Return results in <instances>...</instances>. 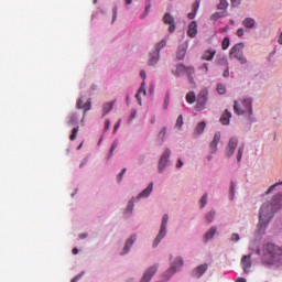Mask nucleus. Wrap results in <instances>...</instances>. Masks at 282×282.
I'll use <instances>...</instances> for the list:
<instances>
[{"label": "nucleus", "mask_w": 282, "mask_h": 282, "mask_svg": "<svg viewBox=\"0 0 282 282\" xmlns=\"http://www.w3.org/2000/svg\"><path fill=\"white\" fill-rule=\"evenodd\" d=\"M215 215H216L215 210L208 212L206 215V220L210 224L213 219H215Z\"/></svg>", "instance_id": "obj_38"}, {"label": "nucleus", "mask_w": 282, "mask_h": 282, "mask_svg": "<svg viewBox=\"0 0 282 282\" xmlns=\"http://www.w3.org/2000/svg\"><path fill=\"white\" fill-rule=\"evenodd\" d=\"M242 25H243V28H247V30H252V28H254V25H257V21H254V19H252V18H246L242 21Z\"/></svg>", "instance_id": "obj_20"}, {"label": "nucleus", "mask_w": 282, "mask_h": 282, "mask_svg": "<svg viewBox=\"0 0 282 282\" xmlns=\"http://www.w3.org/2000/svg\"><path fill=\"white\" fill-rule=\"evenodd\" d=\"M237 147H239V139H237V137L230 138L226 149V156L232 158L235 151H237Z\"/></svg>", "instance_id": "obj_9"}, {"label": "nucleus", "mask_w": 282, "mask_h": 282, "mask_svg": "<svg viewBox=\"0 0 282 282\" xmlns=\"http://www.w3.org/2000/svg\"><path fill=\"white\" fill-rule=\"evenodd\" d=\"M262 259L269 265H282V250L274 243H267L262 249Z\"/></svg>", "instance_id": "obj_2"}, {"label": "nucleus", "mask_w": 282, "mask_h": 282, "mask_svg": "<svg viewBox=\"0 0 282 282\" xmlns=\"http://www.w3.org/2000/svg\"><path fill=\"white\" fill-rule=\"evenodd\" d=\"M109 127H111V120L107 119L105 121V131H109Z\"/></svg>", "instance_id": "obj_52"}, {"label": "nucleus", "mask_w": 282, "mask_h": 282, "mask_svg": "<svg viewBox=\"0 0 282 282\" xmlns=\"http://www.w3.org/2000/svg\"><path fill=\"white\" fill-rule=\"evenodd\" d=\"M232 8H237V6L241 4V0H230Z\"/></svg>", "instance_id": "obj_51"}, {"label": "nucleus", "mask_w": 282, "mask_h": 282, "mask_svg": "<svg viewBox=\"0 0 282 282\" xmlns=\"http://www.w3.org/2000/svg\"><path fill=\"white\" fill-rule=\"evenodd\" d=\"M83 274H85V272H82L79 274H77L76 276H74L70 282H77L79 279H83Z\"/></svg>", "instance_id": "obj_50"}, {"label": "nucleus", "mask_w": 282, "mask_h": 282, "mask_svg": "<svg viewBox=\"0 0 282 282\" xmlns=\"http://www.w3.org/2000/svg\"><path fill=\"white\" fill-rule=\"evenodd\" d=\"M164 47H166V40H162L156 44V50L150 54L149 65H155L160 61V50H163Z\"/></svg>", "instance_id": "obj_7"}, {"label": "nucleus", "mask_w": 282, "mask_h": 282, "mask_svg": "<svg viewBox=\"0 0 282 282\" xmlns=\"http://www.w3.org/2000/svg\"><path fill=\"white\" fill-rule=\"evenodd\" d=\"M205 129H206V123L204 121L199 122L194 130V135L196 137L202 135Z\"/></svg>", "instance_id": "obj_25"}, {"label": "nucleus", "mask_w": 282, "mask_h": 282, "mask_svg": "<svg viewBox=\"0 0 282 282\" xmlns=\"http://www.w3.org/2000/svg\"><path fill=\"white\" fill-rule=\"evenodd\" d=\"M82 109H84V113H87L91 109V99H88L84 106H82Z\"/></svg>", "instance_id": "obj_36"}, {"label": "nucleus", "mask_w": 282, "mask_h": 282, "mask_svg": "<svg viewBox=\"0 0 282 282\" xmlns=\"http://www.w3.org/2000/svg\"><path fill=\"white\" fill-rule=\"evenodd\" d=\"M282 182L275 183L274 185H271L269 187V189L267 191L265 195H270V193H272V191H274V188H276V186H281Z\"/></svg>", "instance_id": "obj_44"}, {"label": "nucleus", "mask_w": 282, "mask_h": 282, "mask_svg": "<svg viewBox=\"0 0 282 282\" xmlns=\"http://www.w3.org/2000/svg\"><path fill=\"white\" fill-rule=\"evenodd\" d=\"M230 196H231V199H232V197H235V183H231Z\"/></svg>", "instance_id": "obj_57"}, {"label": "nucleus", "mask_w": 282, "mask_h": 282, "mask_svg": "<svg viewBox=\"0 0 282 282\" xmlns=\"http://www.w3.org/2000/svg\"><path fill=\"white\" fill-rule=\"evenodd\" d=\"M185 74H187V78H188L189 83L192 85H195V78H193V74H195V67H193V66L186 67L185 66Z\"/></svg>", "instance_id": "obj_21"}, {"label": "nucleus", "mask_w": 282, "mask_h": 282, "mask_svg": "<svg viewBox=\"0 0 282 282\" xmlns=\"http://www.w3.org/2000/svg\"><path fill=\"white\" fill-rule=\"evenodd\" d=\"M78 122V113L74 112L70 115V120L68 121V124H76Z\"/></svg>", "instance_id": "obj_35"}, {"label": "nucleus", "mask_w": 282, "mask_h": 282, "mask_svg": "<svg viewBox=\"0 0 282 282\" xmlns=\"http://www.w3.org/2000/svg\"><path fill=\"white\" fill-rule=\"evenodd\" d=\"M184 56H186V51L184 48L180 47L176 53V57L178 58V61H183Z\"/></svg>", "instance_id": "obj_34"}, {"label": "nucleus", "mask_w": 282, "mask_h": 282, "mask_svg": "<svg viewBox=\"0 0 282 282\" xmlns=\"http://www.w3.org/2000/svg\"><path fill=\"white\" fill-rule=\"evenodd\" d=\"M77 109H83L84 105H83V98H79L76 105Z\"/></svg>", "instance_id": "obj_54"}, {"label": "nucleus", "mask_w": 282, "mask_h": 282, "mask_svg": "<svg viewBox=\"0 0 282 282\" xmlns=\"http://www.w3.org/2000/svg\"><path fill=\"white\" fill-rule=\"evenodd\" d=\"M140 76H141V78L143 79V83H144V80H147V72L145 70H141L140 72Z\"/></svg>", "instance_id": "obj_59"}, {"label": "nucleus", "mask_w": 282, "mask_h": 282, "mask_svg": "<svg viewBox=\"0 0 282 282\" xmlns=\"http://www.w3.org/2000/svg\"><path fill=\"white\" fill-rule=\"evenodd\" d=\"M243 34H245L243 29H238L237 30V36H243Z\"/></svg>", "instance_id": "obj_60"}, {"label": "nucleus", "mask_w": 282, "mask_h": 282, "mask_svg": "<svg viewBox=\"0 0 282 282\" xmlns=\"http://www.w3.org/2000/svg\"><path fill=\"white\" fill-rule=\"evenodd\" d=\"M169 225V214H165L162 218L161 229L154 239L153 248H158L160 246V241L166 237V226Z\"/></svg>", "instance_id": "obj_5"}, {"label": "nucleus", "mask_w": 282, "mask_h": 282, "mask_svg": "<svg viewBox=\"0 0 282 282\" xmlns=\"http://www.w3.org/2000/svg\"><path fill=\"white\" fill-rule=\"evenodd\" d=\"M236 282H247V281H246V278H238V279L236 280Z\"/></svg>", "instance_id": "obj_62"}, {"label": "nucleus", "mask_w": 282, "mask_h": 282, "mask_svg": "<svg viewBox=\"0 0 282 282\" xmlns=\"http://www.w3.org/2000/svg\"><path fill=\"white\" fill-rule=\"evenodd\" d=\"M206 270H208V264H200L193 270L192 276H194V279H202V276L206 274Z\"/></svg>", "instance_id": "obj_13"}, {"label": "nucleus", "mask_w": 282, "mask_h": 282, "mask_svg": "<svg viewBox=\"0 0 282 282\" xmlns=\"http://www.w3.org/2000/svg\"><path fill=\"white\" fill-rule=\"evenodd\" d=\"M220 140H221V132H216L210 143L212 153H217V144H219Z\"/></svg>", "instance_id": "obj_15"}, {"label": "nucleus", "mask_w": 282, "mask_h": 282, "mask_svg": "<svg viewBox=\"0 0 282 282\" xmlns=\"http://www.w3.org/2000/svg\"><path fill=\"white\" fill-rule=\"evenodd\" d=\"M155 272H158V264H154L150 267L143 274L140 282H150L151 279L155 275Z\"/></svg>", "instance_id": "obj_10"}, {"label": "nucleus", "mask_w": 282, "mask_h": 282, "mask_svg": "<svg viewBox=\"0 0 282 282\" xmlns=\"http://www.w3.org/2000/svg\"><path fill=\"white\" fill-rule=\"evenodd\" d=\"M184 124V117L182 115H180L176 119V124L175 127H177V129H180L181 127H183Z\"/></svg>", "instance_id": "obj_40"}, {"label": "nucleus", "mask_w": 282, "mask_h": 282, "mask_svg": "<svg viewBox=\"0 0 282 282\" xmlns=\"http://www.w3.org/2000/svg\"><path fill=\"white\" fill-rule=\"evenodd\" d=\"M221 47H223V50H228L230 47V39L229 37H225L223 40Z\"/></svg>", "instance_id": "obj_37"}, {"label": "nucleus", "mask_w": 282, "mask_h": 282, "mask_svg": "<svg viewBox=\"0 0 282 282\" xmlns=\"http://www.w3.org/2000/svg\"><path fill=\"white\" fill-rule=\"evenodd\" d=\"M79 129H80V127H78V126L75 127V128H73L72 134L69 135V140H70L72 142H74V140H76V138H77V135H78Z\"/></svg>", "instance_id": "obj_32"}, {"label": "nucleus", "mask_w": 282, "mask_h": 282, "mask_svg": "<svg viewBox=\"0 0 282 282\" xmlns=\"http://www.w3.org/2000/svg\"><path fill=\"white\" fill-rule=\"evenodd\" d=\"M243 151H246V145L242 143L237 153V162H241V158H243Z\"/></svg>", "instance_id": "obj_31"}, {"label": "nucleus", "mask_w": 282, "mask_h": 282, "mask_svg": "<svg viewBox=\"0 0 282 282\" xmlns=\"http://www.w3.org/2000/svg\"><path fill=\"white\" fill-rule=\"evenodd\" d=\"M124 173H127V169L126 167L123 170H121V172L118 174V177H122V175H124Z\"/></svg>", "instance_id": "obj_61"}, {"label": "nucleus", "mask_w": 282, "mask_h": 282, "mask_svg": "<svg viewBox=\"0 0 282 282\" xmlns=\"http://www.w3.org/2000/svg\"><path fill=\"white\" fill-rule=\"evenodd\" d=\"M111 109H113V101L104 104L102 116H107V113H109V111H111Z\"/></svg>", "instance_id": "obj_28"}, {"label": "nucleus", "mask_w": 282, "mask_h": 282, "mask_svg": "<svg viewBox=\"0 0 282 282\" xmlns=\"http://www.w3.org/2000/svg\"><path fill=\"white\" fill-rule=\"evenodd\" d=\"M231 118H232V113H230V111H228V110H225V112L220 117L221 124H230Z\"/></svg>", "instance_id": "obj_22"}, {"label": "nucleus", "mask_w": 282, "mask_h": 282, "mask_svg": "<svg viewBox=\"0 0 282 282\" xmlns=\"http://www.w3.org/2000/svg\"><path fill=\"white\" fill-rule=\"evenodd\" d=\"M182 265H184V259H182V257H177L171 264V268L165 272L166 276H173Z\"/></svg>", "instance_id": "obj_8"}, {"label": "nucleus", "mask_w": 282, "mask_h": 282, "mask_svg": "<svg viewBox=\"0 0 282 282\" xmlns=\"http://www.w3.org/2000/svg\"><path fill=\"white\" fill-rule=\"evenodd\" d=\"M241 268L243 272H250V268H252V256H243L241 259Z\"/></svg>", "instance_id": "obj_14"}, {"label": "nucleus", "mask_w": 282, "mask_h": 282, "mask_svg": "<svg viewBox=\"0 0 282 282\" xmlns=\"http://www.w3.org/2000/svg\"><path fill=\"white\" fill-rule=\"evenodd\" d=\"M187 35L191 39H195L197 36V22L193 21L188 25Z\"/></svg>", "instance_id": "obj_18"}, {"label": "nucleus", "mask_w": 282, "mask_h": 282, "mask_svg": "<svg viewBox=\"0 0 282 282\" xmlns=\"http://www.w3.org/2000/svg\"><path fill=\"white\" fill-rule=\"evenodd\" d=\"M151 10V0H147L145 1V13L149 14Z\"/></svg>", "instance_id": "obj_48"}, {"label": "nucleus", "mask_w": 282, "mask_h": 282, "mask_svg": "<svg viewBox=\"0 0 282 282\" xmlns=\"http://www.w3.org/2000/svg\"><path fill=\"white\" fill-rule=\"evenodd\" d=\"M208 102V89L204 88L199 91L196 99L197 111H204L206 109V104Z\"/></svg>", "instance_id": "obj_6"}, {"label": "nucleus", "mask_w": 282, "mask_h": 282, "mask_svg": "<svg viewBox=\"0 0 282 282\" xmlns=\"http://www.w3.org/2000/svg\"><path fill=\"white\" fill-rule=\"evenodd\" d=\"M224 17H227L226 11L215 12L214 14H212L210 20L212 21H219V19H224Z\"/></svg>", "instance_id": "obj_29"}, {"label": "nucleus", "mask_w": 282, "mask_h": 282, "mask_svg": "<svg viewBox=\"0 0 282 282\" xmlns=\"http://www.w3.org/2000/svg\"><path fill=\"white\" fill-rule=\"evenodd\" d=\"M169 158H171V150L166 149L159 161V171H164L166 164H169Z\"/></svg>", "instance_id": "obj_12"}, {"label": "nucleus", "mask_w": 282, "mask_h": 282, "mask_svg": "<svg viewBox=\"0 0 282 282\" xmlns=\"http://www.w3.org/2000/svg\"><path fill=\"white\" fill-rule=\"evenodd\" d=\"M137 115H138V111L135 109L131 110L130 120H133V118H135Z\"/></svg>", "instance_id": "obj_56"}, {"label": "nucleus", "mask_w": 282, "mask_h": 282, "mask_svg": "<svg viewBox=\"0 0 282 282\" xmlns=\"http://www.w3.org/2000/svg\"><path fill=\"white\" fill-rule=\"evenodd\" d=\"M224 78H228L230 76V69L227 67L223 74Z\"/></svg>", "instance_id": "obj_58"}, {"label": "nucleus", "mask_w": 282, "mask_h": 282, "mask_svg": "<svg viewBox=\"0 0 282 282\" xmlns=\"http://www.w3.org/2000/svg\"><path fill=\"white\" fill-rule=\"evenodd\" d=\"M234 111L237 116H243V113H248V116L252 115V99L246 98L239 105L238 101H235Z\"/></svg>", "instance_id": "obj_3"}, {"label": "nucleus", "mask_w": 282, "mask_h": 282, "mask_svg": "<svg viewBox=\"0 0 282 282\" xmlns=\"http://www.w3.org/2000/svg\"><path fill=\"white\" fill-rule=\"evenodd\" d=\"M153 193V183H150L145 189L139 194V198L149 197Z\"/></svg>", "instance_id": "obj_23"}, {"label": "nucleus", "mask_w": 282, "mask_h": 282, "mask_svg": "<svg viewBox=\"0 0 282 282\" xmlns=\"http://www.w3.org/2000/svg\"><path fill=\"white\" fill-rule=\"evenodd\" d=\"M116 149H118V141H113L111 148H110V154H113V151H116Z\"/></svg>", "instance_id": "obj_49"}, {"label": "nucleus", "mask_w": 282, "mask_h": 282, "mask_svg": "<svg viewBox=\"0 0 282 282\" xmlns=\"http://www.w3.org/2000/svg\"><path fill=\"white\" fill-rule=\"evenodd\" d=\"M133 243H135V236H131L127 241L126 245L123 247V252L122 254H127V252H129V250H131V246H133Z\"/></svg>", "instance_id": "obj_19"}, {"label": "nucleus", "mask_w": 282, "mask_h": 282, "mask_svg": "<svg viewBox=\"0 0 282 282\" xmlns=\"http://www.w3.org/2000/svg\"><path fill=\"white\" fill-rule=\"evenodd\" d=\"M163 23H165V25H170L169 26V32L173 33L176 30L175 26V18H173V15H171V13H165L163 17Z\"/></svg>", "instance_id": "obj_11"}, {"label": "nucleus", "mask_w": 282, "mask_h": 282, "mask_svg": "<svg viewBox=\"0 0 282 282\" xmlns=\"http://www.w3.org/2000/svg\"><path fill=\"white\" fill-rule=\"evenodd\" d=\"M216 234H217V228L212 227V228L205 234V236H204L205 243H207V241H210V239H213Z\"/></svg>", "instance_id": "obj_24"}, {"label": "nucleus", "mask_w": 282, "mask_h": 282, "mask_svg": "<svg viewBox=\"0 0 282 282\" xmlns=\"http://www.w3.org/2000/svg\"><path fill=\"white\" fill-rule=\"evenodd\" d=\"M118 19V7L112 9V23Z\"/></svg>", "instance_id": "obj_46"}, {"label": "nucleus", "mask_w": 282, "mask_h": 282, "mask_svg": "<svg viewBox=\"0 0 282 282\" xmlns=\"http://www.w3.org/2000/svg\"><path fill=\"white\" fill-rule=\"evenodd\" d=\"M239 239H241L239 237V234H232L231 238H230V241H232L234 243H237V241H239Z\"/></svg>", "instance_id": "obj_45"}, {"label": "nucleus", "mask_w": 282, "mask_h": 282, "mask_svg": "<svg viewBox=\"0 0 282 282\" xmlns=\"http://www.w3.org/2000/svg\"><path fill=\"white\" fill-rule=\"evenodd\" d=\"M199 204H200V208H204V206H206V204H208V194H205V195L200 198Z\"/></svg>", "instance_id": "obj_41"}, {"label": "nucleus", "mask_w": 282, "mask_h": 282, "mask_svg": "<svg viewBox=\"0 0 282 282\" xmlns=\"http://www.w3.org/2000/svg\"><path fill=\"white\" fill-rule=\"evenodd\" d=\"M203 69H205V72H208V65L207 64L203 65Z\"/></svg>", "instance_id": "obj_64"}, {"label": "nucleus", "mask_w": 282, "mask_h": 282, "mask_svg": "<svg viewBox=\"0 0 282 282\" xmlns=\"http://www.w3.org/2000/svg\"><path fill=\"white\" fill-rule=\"evenodd\" d=\"M182 166H184V162L182 161V159H178L176 162V169H182Z\"/></svg>", "instance_id": "obj_55"}, {"label": "nucleus", "mask_w": 282, "mask_h": 282, "mask_svg": "<svg viewBox=\"0 0 282 282\" xmlns=\"http://www.w3.org/2000/svg\"><path fill=\"white\" fill-rule=\"evenodd\" d=\"M73 254H78V248L73 249Z\"/></svg>", "instance_id": "obj_63"}, {"label": "nucleus", "mask_w": 282, "mask_h": 282, "mask_svg": "<svg viewBox=\"0 0 282 282\" xmlns=\"http://www.w3.org/2000/svg\"><path fill=\"white\" fill-rule=\"evenodd\" d=\"M186 102H188V105H193L195 102V100H197V96L195 95L194 91H189L186 94Z\"/></svg>", "instance_id": "obj_27"}, {"label": "nucleus", "mask_w": 282, "mask_h": 282, "mask_svg": "<svg viewBox=\"0 0 282 282\" xmlns=\"http://www.w3.org/2000/svg\"><path fill=\"white\" fill-rule=\"evenodd\" d=\"M217 10H228V0H220Z\"/></svg>", "instance_id": "obj_33"}, {"label": "nucleus", "mask_w": 282, "mask_h": 282, "mask_svg": "<svg viewBox=\"0 0 282 282\" xmlns=\"http://www.w3.org/2000/svg\"><path fill=\"white\" fill-rule=\"evenodd\" d=\"M217 91H218V94H220L221 96H224V94H226V85H224V84H218V85H217Z\"/></svg>", "instance_id": "obj_39"}, {"label": "nucleus", "mask_w": 282, "mask_h": 282, "mask_svg": "<svg viewBox=\"0 0 282 282\" xmlns=\"http://www.w3.org/2000/svg\"><path fill=\"white\" fill-rule=\"evenodd\" d=\"M243 43H238L231 47L229 53L230 58H236L237 61H239L240 65H246V63H248V59L243 55Z\"/></svg>", "instance_id": "obj_4"}, {"label": "nucleus", "mask_w": 282, "mask_h": 282, "mask_svg": "<svg viewBox=\"0 0 282 282\" xmlns=\"http://www.w3.org/2000/svg\"><path fill=\"white\" fill-rule=\"evenodd\" d=\"M141 94H143V96H147V82L141 83V86L135 95V99L140 106H142V98L140 97Z\"/></svg>", "instance_id": "obj_16"}, {"label": "nucleus", "mask_w": 282, "mask_h": 282, "mask_svg": "<svg viewBox=\"0 0 282 282\" xmlns=\"http://www.w3.org/2000/svg\"><path fill=\"white\" fill-rule=\"evenodd\" d=\"M192 8H193V11H194V12H191V13L187 14V18L191 19V20L195 19V14H196L197 10L199 9V1H196V2L192 6Z\"/></svg>", "instance_id": "obj_30"}, {"label": "nucleus", "mask_w": 282, "mask_h": 282, "mask_svg": "<svg viewBox=\"0 0 282 282\" xmlns=\"http://www.w3.org/2000/svg\"><path fill=\"white\" fill-rule=\"evenodd\" d=\"M121 122H122V119H119L118 122L115 124L113 133H116V131H118V129H120V123Z\"/></svg>", "instance_id": "obj_53"}, {"label": "nucleus", "mask_w": 282, "mask_h": 282, "mask_svg": "<svg viewBox=\"0 0 282 282\" xmlns=\"http://www.w3.org/2000/svg\"><path fill=\"white\" fill-rule=\"evenodd\" d=\"M133 198L131 200L128 202V205H127V208H126V212L127 213H133Z\"/></svg>", "instance_id": "obj_42"}, {"label": "nucleus", "mask_w": 282, "mask_h": 282, "mask_svg": "<svg viewBox=\"0 0 282 282\" xmlns=\"http://www.w3.org/2000/svg\"><path fill=\"white\" fill-rule=\"evenodd\" d=\"M282 195L278 194L273 197L272 204H263L260 214H259V228L260 230H265L268 228V224L272 219L274 215V210H279L281 208Z\"/></svg>", "instance_id": "obj_1"}, {"label": "nucleus", "mask_w": 282, "mask_h": 282, "mask_svg": "<svg viewBox=\"0 0 282 282\" xmlns=\"http://www.w3.org/2000/svg\"><path fill=\"white\" fill-rule=\"evenodd\" d=\"M159 138H161V140L166 138V128H162V130L159 132Z\"/></svg>", "instance_id": "obj_47"}, {"label": "nucleus", "mask_w": 282, "mask_h": 282, "mask_svg": "<svg viewBox=\"0 0 282 282\" xmlns=\"http://www.w3.org/2000/svg\"><path fill=\"white\" fill-rule=\"evenodd\" d=\"M215 54H217L216 50L208 48L204 51L200 58L202 61H213V58H215Z\"/></svg>", "instance_id": "obj_17"}, {"label": "nucleus", "mask_w": 282, "mask_h": 282, "mask_svg": "<svg viewBox=\"0 0 282 282\" xmlns=\"http://www.w3.org/2000/svg\"><path fill=\"white\" fill-rule=\"evenodd\" d=\"M171 102V93H166L164 100V109H169V104Z\"/></svg>", "instance_id": "obj_43"}, {"label": "nucleus", "mask_w": 282, "mask_h": 282, "mask_svg": "<svg viewBox=\"0 0 282 282\" xmlns=\"http://www.w3.org/2000/svg\"><path fill=\"white\" fill-rule=\"evenodd\" d=\"M186 72V66L184 64L176 65V70L174 72V76L180 78Z\"/></svg>", "instance_id": "obj_26"}]
</instances>
